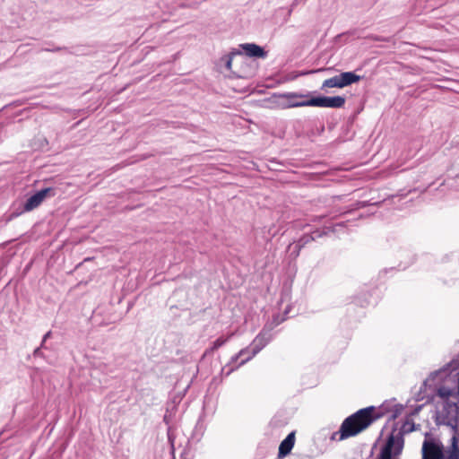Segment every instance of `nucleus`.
Segmentation results:
<instances>
[{
	"label": "nucleus",
	"mask_w": 459,
	"mask_h": 459,
	"mask_svg": "<svg viewBox=\"0 0 459 459\" xmlns=\"http://www.w3.org/2000/svg\"><path fill=\"white\" fill-rule=\"evenodd\" d=\"M383 413H375V406L362 408L347 417L342 423L340 429L333 432L331 439L342 441L355 437L368 429L375 420L380 419Z\"/></svg>",
	"instance_id": "obj_1"
},
{
	"label": "nucleus",
	"mask_w": 459,
	"mask_h": 459,
	"mask_svg": "<svg viewBox=\"0 0 459 459\" xmlns=\"http://www.w3.org/2000/svg\"><path fill=\"white\" fill-rule=\"evenodd\" d=\"M312 92H284L279 95L282 99H302L301 105H309L310 107L341 108L345 105V97L343 96H312Z\"/></svg>",
	"instance_id": "obj_2"
},
{
	"label": "nucleus",
	"mask_w": 459,
	"mask_h": 459,
	"mask_svg": "<svg viewBox=\"0 0 459 459\" xmlns=\"http://www.w3.org/2000/svg\"><path fill=\"white\" fill-rule=\"evenodd\" d=\"M395 431L396 429L394 428L391 434L387 437L385 445L381 447L377 459H396L394 456L401 455L403 449V435L414 431V428L412 426L410 429H406V426H403L396 435H394Z\"/></svg>",
	"instance_id": "obj_3"
},
{
	"label": "nucleus",
	"mask_w": 459,
	"mask_h": 459,
	"mask_svg": "<svg viewBox=\"0 0 459 459\" xmlns=\"http://www.w3.org/2000/svg\"><path fill=\"white\" fill-rule=\"evenodd\" d=\"M361 80V76L354 72H342L333 77L326 79L323 82L321 90L325 88H344L356 83Z\"/></svg>",
	"instance_id": "obj_4"
},
{
	"label": "nucleus",
	"mask_w": 459,
	"mask_h": 459,
	"mask_svg": "<svg viewBox=\"0 0 459 459\" xmlns=\"http://www.w3.org/2000/svg\"><path fill=\"white\" fill-rule=\"evenodd\" d=\"M56 195V189L53 187H46L37 191L35 194L29 196L23 204V209L21 212H13L10 215V220L20 215L22 212H30L39 206L47 197H52Z\"/></svg>",
	"instance_id": "obj_5"
},
{
	"label": "nucleus",
	"mask_w": 459,
	"mask_h": 459,
	"mask_svg": "<svg viewBox=\"0 0 459 459\" xmlns=\"http://www.w3.org/2000/svg\"><path fill=\"white\" fill-rule=\"evenodd\" d=\"M272 338V333H270L267 328H263L260 333L254 339L253 342L251 343L252 351H250L249 355L243 359L237 368L244 365L246 362L255 357L262 349L267 345V343H269Z\"/></svg>",
	"instance_id": "obj_6"
},
{
	"label": "nucleus",
	"mask_w": 459,
	"mask_h": 459,
	"mask_svg": "<svg viewBox=\"0 0 459 459\" xmlns=\"http://www.w3.org/2000/svg\"><path fill=\"white\" fill-rule=\"evenodd\" d=\"M421 453L422 459H445L444 446L435 439L425 440Z\"/></svg>",
	"instance_id": "obj_7"
},
{
	"label": "nucleus",
	"mask_w": 459,
	"mask_h": 459,
	"mask_svg": "<svg viewBox=\"0 0 459 459\" xmlns=\"http://www.w3.org/2000/svg\"><path fill=\"white\" fill-rule=\"evenodd\" d=\"M238 50L242 51L247 56L251 58L265 59L268 56V51L255 43H242L238 45Z\"/></svg>",
	"instance_id": "obj_8"
},
{
	"label": "nucleus",
	"mask_w": 459,
	"mask_h": 459,
	"mask_svg": "<svg viewBox=\"0 0 459 459\" xmlns=\"http://www.w3.org/2000/svg\"><path fill=\"white\" fill-rule=\"evenodd\" d=\"M333 232L334 228L333 227H328L326 228V230H315L311 234H304L302 235L296 244L299 246V248L305 247L308 243H311L312 241L316 240V238H322L328 234V232Z\"/></svg>",
	"instance_id": "obj_9"
},
{
	"label": "nucleus",
	"mask_w": 459,
	"mask_h": 459,
	"mask_svg": "<svg viewBox=\"0 0 459 459\" xmlns=\"http://www.w3.org/2000/svg\"><path fill=\"white\" fill-rule=\"evenodd\" d=\"M295 444V432L292 431L281 442L278 449V457L287 456L292 450Z\"/></svg>",
	"instance_id": "obj_10"
},
{
	"label": "nucleus",
	"mask_w": 459,
	"mask_h": 459,
	"mask_svg": "<svg viewBox=\"0 0 459 459\" xmlns=\"http://www.w3.org/2000/svg\"><path fill=\"white\" fill-rule=\"evenodd\" d=\"M238 55H242V51L233 48L228 55L221 57V61L224 62L225 67L228 70H231L233 57Z\"/></svg>",
	"instance_id": "obj_11"
},
{
	"label": "nucleus",
	"mask_w": 459,
	"mask_h": 459,
	"mask_svg": "<svg viewBox=\"0 0 459 459\" xmlns=\"http://www.w3.org/2000/svg\"><path fill=\"white\" fill-rule=\"evenodd\" d=\"M231 335L226 337V338H223V337H219L218 339H216L213 342H212V345L210 349L206 350L204 355H207L209 354L210 352H213L214 351H216L217 349L221 348L222 345H224L228 340L230 339Z\"/></svg>",
	"instance_id": "obj_12"
},
{
	"label": "nucleus",
	"mask_w": 459,
	"mask_h": 459,
	"mask_svg": "<svg viewBox=\"0 0 459 459\" xmlns=\"http://www.w3.org/2000/svg\"><path fill=\"white\" fill-rule=\"evenodd\" d=\"M282 321H284L283 317H281L280 315H274L271 322L264 325V328H267V330L272 333L273 329L279 325Z\"/></svg>",
	"instance_id": "obj_13"
},
{
	"label": "nucleus",
	"mask_w": 459,
	"mask_h": 459,
	"mask_svg": "<svg viewBox=\"0 0 459 459\" xmlns=\"http://www.w3.org/2000/svg\"><path fill=\"white\" fill-rule=\"evenodd\" d=\"M437 394L443 399H448L452 394L453 391L446 386H441L437 389Z\"/></svg>",
	"instance_id": "obj_14"
},
{
	"label": "nucleus",
	"mask_w": 459,
	"mask_h": 459,
	"mask_svg": "<svg viewBox=\"0 0 459 459\" xmlns=\"http://www.w3.org/2000/svg\"><path fill=\"white\" fill-rule=\"evenodd\" d=\"M403 411V406L402 404H395L392 410V414L389 418L390 420H395Z\"/></svg>",
	"instance_id": "obj_15"
},
{
	"label": "nucleus",
	"mask_w": 459,
	"mask_h": 459,
	"mask_svg": "<svg viewBox=\"0 0 459 459\" xmlns=\"http://www.w3.org/2000/svg\"><path fill=\"white\" fill-rule=\"evenodd\" d=\"M289 102L285 106V108H301V107H310L309 105H301L299 103H301L302 100L295 101L294 99H288Z\"/></svg>",
	"instance_id": "obj_16"
},
{
	"label": "nucleus",
	"mask_w": 459,
	"mask_h": 459,
	"mask_svg": "<svg viewBox=\"0 0 459 459\" xmlns=\"http://www.w3.org/2000/svg\"><path fill=\"white\" fill-rule=\"evenodd\" d=\"M459 437H457V435H453L452 438H451V444H450V446H449V450H459Z\"/></svg>",
	"instance_id": "obj_17"
},
{
	"label": "nucleus",
	"mask_w": 459,
	"mask_h": 459,
	"mask_svg": "<svg viewBox=\"0 0 459 459\" xmlns=\"http://www.w3.org/2000/svg\"><path fill=\"white\" fill-rule=\"evenodd\" d=\"M291 246L292 245L289 246L290 249L291 248ZM301 249L302 248H299V246L295 243V245L292 247V249H291V252H290V255L293 258H297L299 255V253H300Z\"/></svg>",
	"instance_id": "obj_18"
},
{
	"label": "nucleus",
	"mask_w": 459,
	"mask_h": 459,
	"mask_svg": "<svg viewBox=\"0 0 459 459\" xmlns=\"http://www.w3.org/2000/svg\"><path fill=\"white\" fill-rule=\"evenodd\" d=\"M457 417L454 418V421H447L446 425L449 426L454 431V435H457L458 427H457Z\"/></svg>",
	"instance_id": "obj_19"
},
{
	"label": "nucleus",
	"mask_w": 459,
	"mask_h": 459,
	"mask_svg": "<svg viewBox=\"0 0 459 459\" xmlns=\"http://www.w3.org/2000/svg\"><path fill=\"white\" fill-rule=\"evenodd\" d=\"M243 353H249V351L247 348H245V349H242L241 351H239L238 353L235 354L232 358H231V362H236L239 358L243 357Z\"/></svg>",
	"instance_id": "obj_20"
},
{
	"label": "nucleus",
	"mask_w": 459,
	"mask_h": 459,
	"mask_svg": "<svg viewBox=\"0 0 459 459\" xmlns=\"http://www.w3.org/2000/svg\"><path fill=\"white\" fill-rule=\"evenodd\" d=\"M445 459H459V450H448V455Z\"/></svg>",
	"instance_id": "obj_21"
},
{
	"label": "nucleus",
	"mask_w": 459,
	"mask_h": 459,
	"mask_svg": "<svg viewBox=\"0 0 459 459\" xmlns=\"http://www.w3.org/2000/svg\"><path fill=\"white\" fill-rule=\"evenodd\" d=\"M379 411H375V413L376 414H378V413H383V415L380 417L382 418L385 412L389 411V405L387 404V403H384L380 407H379Z\"/></svg>",
	"instance_id": "obj_22"
},
{
	"label": "nucleus",
	"mask_w": 459,
	"mask_h": 459,
	"mask_svg": "<svg viewBox=\"0 0 459 459\" xmlns=\"http://www.w3.org/2000/svg\"><path fill=\"white\" fill-rule=\"evenodd\" d=\"M328 68H319V69H316V70H308V71H304L302 72L300 74L301 75H307V74H315V73H318V72H322V71H325L327 70Z\"/></svg>",
	"instance_id": "obj_23"
},
{
	"label": "nucleus",
	"mask_w": 459,
	"mask_h": 459,
	"mask_svg": "<svg viewBox=\"0 0 459 459\" xmlns=\"http://www.w3.org/2000/svg\"><path fill=\"white\" fill-rule=\"evenodd\" d=\"M441 372V370H437V371H434V372H431L429 378L426 379L424 382H423V385H427V382L429 381V379H431V380H434L437 376Z\"/></svg>",
	"instance_id": "obj_24"
},
{
	"label": "nucleus",
	"mask_w": 459,
	"mask_h": 459,
	"mask_svg": "<svg viewBox=\"0 0 459 459\" xmlns=\"http://www.w3.org/2000/svg\"><path fill=\"white\" fill-rule=\"evenodd\" d=\"M406 423H407V425H406V429H410V428H411V427H412V425H413L414 430L416 429V428H415V423L413 422V420H411V419H409V418H406V420H405L404 423L403 424V426L401 427V429H402L403 426H405V424H406Z\"/></svg>",
	"instance_id": "obj_25"
},
{
	"label": "nucleus",
	"mask_w": 459,
	"mask_h": 459,
	"mask_svg": "<svg viewBox=\"0 0 459 459\" xmlns=\"http://www.w3.org/2000/svg\"><path fill=\"white\" fill-rule=\"evenodd\" d=\"M371 39L375 41H379V42H389V38H385V37H381V36H372Z\"/></svg>",
	"instance_id": "obj_26"
},
{
	"label": "nucleus",
	"mask_w": 459,
	"mask_h": 459,
	"mask_svg": "<svg viewBox=\"0 0 459 459\" xmlns=\"http://www.w3.org/2000/svg\"><path fill=\"white\" fill-rule=\"evenodd\" d=\"M33 356L35 358H44L42 351L40 350V348L38 347L33 351Z\"/></svg>",
	"instance_id": "obj_27"
},
{
	"label": "nucleus",
	"mask_w": 459,
	"mask_h": 459,
	"mask_svg": "<svg viewBox=\"0 0 459 459\" xmlns=\"http://www.w3.org/2000/svg\"><path fill=\"white\" fill-rule=\"evenodd\" d=\"M66 48L65 47H57V48H44L43 50L44 51H48V52H57V51H61V50H65Z\"/></svg>",
	"instance_id": "obj_28"
},
{
	"label": "nucleus",
	"mask_w": 459,
	"mask_h": 459,
	"mask_svg": "<svg viewBox=\"0 0 459 459\" xmlns=\"http://www.w3.org/2000/svg\"><path fill=\"white\" fill-rule=\"evenodd\" d=\"M52 336V332L48 331L43 335V343H46L47 340H48Z\"/></svg>",
	"instance_id": "obj_29"
},
{
	"label": "nucleus",
	"mask_w": 459,
	"mask_h": 459,
	"mask_svg": "<svg viewBox=\"0 0 459 459\" xmlns=\"http://www.w3.org/2000/svg\"><path fill=\"white\" fill-rule=\"evenodd\" d=\"M446 405H447L448 407H455L457 411L459 410V406H458V404H457L456 403H455V402L447 401V402H446Z\"/></svg>",
	"instance_id": "obj_30"
},
{
	"label": "nucleus",
	"mask_w": 459,
	"mask_h": 459,
	"mask_svg": "<svg viewBox=\"0 0 459 459\" xmlns=\"http://www.w3.org/2000/svg\"><path fill=\"white\" fill-rule=\"evenodd\" d=\"M38 348H40V350L47 349L46 343H43V340L41 341V343Z\"/></svg>",
	"instance_id": "obj_31"
},
{
	"label": "nucleus",
	"mask_w": 459,
	"mask_h": 459,
	"mask_svg": "<svg viewBox=\"0 0 459 459\" xmlns=\"http://www.w3.org/2000/svg\"><path fill=\"white\" fill-rule=\"evenodd\" d=\"M421 408H422V405L418 406V407L415 409V411H414V412H413L412 414H414V413H418V411H419Z\"/></svg>",
	"instance_id": "obj_32"
},
{
	"label": "nucleus",
	"mask_w": 459,
	"mask_h": 459,
	"mask_svg": "<svg viewBox=\"0 0 459 459\" xmlns=\"http://www.w3.org/2000/svg\"><path fill=\"white\" fill-rule=\"evenodd\" d=\"M234 370V368H230L227 373H226V376H229L232 371Z\"/></svg>",
	"instance_id": "obj_33"
}]
</instances>
